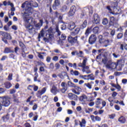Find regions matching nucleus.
Masks as SVG:
<instances>
[{"label": "nucleus", "mask_w": 127, "mask_h": 127, "mask_svg": "<svg viewBox=\"0 0 127 127\" xmlns=\"http://www.w3.org/2000/svg\"><path fill=\"white\" fill-rule=\"evenodd\" d=\"M31 6L37 7L38 3L36 2H34L32 0L30 1H26L22 4L21 7L25 8V11L23 14V20L24 21V26L29 33H35V28L33 27V25L31 24L33 21L32 17H29L33 12V9Z\"/></svg>", "instance_id": "nucleus-1"}, {"label": "nucleus", "mask_w": 127, "mask_h": 127, "mask_svg": "<svg viewBox=\"0 0 127 127\" xmlns=\"http://www.w3.org/2000/svg\"><path fill=\"white\" fill-rule=\"evenodd\" d=\"M0 104L2 107H8L10 105V97L8 96L0 97Z\"/></svg>", "instance_id": "nucleus-2"}, {"label": "nucleus", "mask_w": 127, "mask_h": 127, "mask_svg": "<svg viewBox=\"0 0 127 127\" xmlns=\"http://www.w3.org/2000/svg\"><path fill=\"white\" fill-rule=\"evenodd\" d=\"M87 60V59H84L82 63L78 64V67H81L82 68V72H86V74H90L91 73V70L89 69L90 67L88 66H86Z\"/></svg>", "instance_id": "nucleus-3"}, {"label": "nucleus", "mask_w": 127, "mask_h": 127, "mask_svg": "<svg viewBox=\"0 0 127 127\" xmlns=\"http://www.w3.org/2000/svg\"><path fill=\"white\" fill-rule=\"evenodd\" d=\"M95 104L96 105L95 108L96 109H100V110H102L104 107H106V105H107V103L106 101L103 100L102 98H97Z\"/></svg>", "instance_id": "nucleus-4"}, {"label": "nucleus", "mask_w": 127, "mask_h": 127, "mask_svg": "<svg viewBox=\"0 0 127 127\" xmlns=\"http://www.w3.org/2000/svg\"><path fill=\"white\" fill-rule=\"evenodd\" d=\"M98 43L100 45H102L103 47H107V46L110 44V40H106L103 37V35H99L98 37Z\"/></svg>", "instance_id": "nucleus-5"}, {"label": "nucleus", "mask_w": 127, "mask_h": 127, "mask_svg": "<svg viewBox=\"0 0 127 127\" xmlns=\"http://www.w3.org/2000/svg\"><path fill=\"white\" fill-rule=\"evenodd\" d=\"M122 62L123 60H119L117 61V63H113L112 64H111L106 65V66L108 68H109L110 69L115 70V69H117L118 65H122Z\"/></svg>", "instance_id": "nucleus-6"}, {"label": "nucleus", "mask_w": 127, "mask_h": 127, "mask_svg": "<svg viewBox=\"0 0 127 127\" xmlns=\"http://www.w3.org/2000/svg\"><path fill=\"white\" fill-rule=\"evenodd\" d=\"M68 41L71 45H74V44H79L78 42V37L75 36V37H72L71 36L68 37Z\"/></svg>", "instance_id": "nucleus-7"}, {"label": "nucleus", "mask_w": 127, "mask_h": 127, "mask_svg": "<svg viewBox=\"0 0 127 127\" xmlns=\"http://www.w3.org/2000/svg\"><path fill=\"white\" fill-rule=\"evenodd\" d=\"M97 41V36L96 35L92 34L90 36L88 40V42L91 45H93L95 42Z\"/></svg>", "instance_id": "nucleus-8"}, {"label": "nucleus", "mask_w": 127, "mask_h": 127, "mask_svg": "<svg viewBox=\"0 0 127 127\" xmlns=\"http://www.w3.org/2000/svg\"><path fill=\"white\" fill-rule=\"evenodd\" d=\"M61 5V2L60 0H55L54 3L52 5V8L54 10H56L57 7H59Z\"/></svg>", "instance_id": "nucleus-9"}, {"label": "nucleus", "mask_w": 127, "mask_h": 127, "mask_svg": "<svg viewBox=\"0 0 127 127\" xmlns=\"http://www.w3.org/2000/svg\"><path fill=\"white\" fill-rule=\"evenodd\" d=\"M109 26H114V25H115V24H116V23L117 22V19H116V18H115V17L114 16H110L109 17Z\"/></svg>", "instance_id": "nucleus-10"}, {"label": "nucleus", "mask_w": 127, "mask_h": 127, "mask_svg": "<svg viewBox=\"0 0 127 127\" xmlns=\"http://www.w3.org/2000/svg\"><path fill=\"white\" fill-rule=\"evenodd\" d=\"M46 92V87H44L41 90H39L37 91L36 93V96L38 98H41V96L43 95Z\"/></svg>", "instance_id": "nucleus-11"}, {"label": "nucleus", "mask_w": 127, "mask_h": 127, "mask_svg": "<svg viewBox=\"0 0 127 127\" xmlns=\"http://www.w3.org/2000/svg\"><path fill=\"white\" fill-rule=\"evenodd\" d=\"M32 89H33L34 92H37V91H38L39 87L38 86L35 85V84L29 85L28 86L27 90L29 91H32Z\"/></svg>", "instance_id": "nucleus-12"}, {"label": "nucleus", "mask_w": 127, "mask_h": 127, "mask_svg": "<svg viewBox=\"0 0 127 127\" xmlns=\"http://www.w3.org/2000/svg\"><path fill=\"white\" fill-rule=\"evenodd\" d=\"M93 17L95 24H100V16L97 13H94Z\"/></svg>", "instance_id": "nucleus-13"}, {"label": "nucleus", "mask_w": 127, "mask_h": 127, "mask_svg": "<svg viewBox=\"0 0 127 127\" xmlns=\"http://www.w3.org/2000/svg\"><path fill=\"white\" fill-rule=\"evenodd\" d=\"M0 35H2L3 36V38H6L7 39H9L10 40L11 39V36H10V34H9L8 33H6L5 32H0Z\"/></svg>", "instance_id": "nucleus-14"}, {"label": "nucleus", "mask_w": 127, "mask_h": 127, "mask_svg": "<svg viewBox=\"0 0 127 127\" xmlns=\"http://www.w3.org/2000/svg\"><path fill=\"white\" fill-rule=\"evenodd\" d=\"M14 51L12 49V47H5L3 51L4 54H8V53H13Z\"/></svg>", "instance_id": "nucleus-15"}, {"label": "nucleus", "mask_w": 127, "mask_h": 127, "mask_svg": "<svg viewBox=\"0 0 127 127\" xmlns=\"http://www.w3.org/2000/svg\"><path fill=\"white\" fill-rule=\"evenodd\" d=\"M75 54H76L78 57H81V58L84 57V56H83V51H80L79 52H77V51H75L71 52V55L73 56H75Z\"/></svg>", "instance_id": "nucleus-16"}, {"label": "nucleus", "mask_w": 127, "mask_h": 127, "mask_svg": "<svg viewBox=\"0 0 127 127\" xmlns=\"http://www.w3.org/2000/svg\"><path fill=\"white\" fill-rule=\"evenodd\" d=\"M76 27V24L74 22H70L68 24L67 28L69 30H73Z\"/></svg>", "instance_id": "nucleus-17"}, {"label": "nucleus", "mask_w": 127, "mask_h": 127, "mask_svg": "<svg viewBox=\"0 0 127 127\" xmlns=\"http://www.w3.org/2000/svg\"><path fill=\"white\" fill-rule=\"evenodd\" d=\"M61 86L63 88L61 90L62 93L64 94L66 91H67V84L64 82H63L61 83Z\"/></svg>", "instance_id": "nucleus-18"}, {"label": "nucleus", "mask_w": 127, "mask_h": 127, "mask_svg": "<svg viewBox=\"0 0 127 127\" xmlns=\"http://www.w3.org/2000/svg\"><path fill=\"white\" fill-rule=\"evenodd\" d=\"M68 97L69 100H74V101L78 100V96L72 93H69Z\"/></svg>", "instance_id": "nucleus-19"}, {"label": "nucleus", "mask_w": 127, "mask_h": 127, "mask_svg": "<svg viewBox=\"0 0 127 127\" xmlns=\"http://www.w3.org/2000/svg\"><path fill=\"white\" fill-rule=\"evenodd\" d=\"M47 31L49 35V38H52V37L54 36V35L53 34V28H52V27H50L48 29Z\"/></svg>", "instance_id": "nucleus-20"}, {"label": "nucleus", "mask_w": 127, "mask_h": 127, "mask_svg": "<svg viewBox=\"0 0 127 127\" xmlns=\"http://www.w3.org/2000/svg\"><path fill=\"white\" fill-rule=\"evenodd\" d=\"M92 32L94 34H99L100 33V28L98 26L94 27L92 29Z\"/></svg>", "instance_id": "nucleus-21"}, {"label": "nucleus", "mask_w": 127, "mask_h": 127, "mask_svg": "<svg viewBox=\"0 0 127 127\" xmlns=\"http://www.w3.org/2000/svg\"><path fill=\"white\" fill-rule=\"evenodd\" d=\"M118 122L121 123V124H125L127 122V119L124 116H121L118 119Z\"/></svg>", "instance_id": "nucleus-22"}, {"label": "nucleus", "mask_w": 127, "mask_h": 127, "mask_svg": "<svg viewBox=\"0 0 127 127\" xmlns=\"http://www.w3.org/2000/svg\"><path fill=\"white\" fill-rule=\"evenodd\" d=\"M88 24V22L87 21V20H85L82 24L79 27H80L81 29L83 30L84 28H86L87 27V24Z\"/></svg>", "instance_id": "nucleus-23"}, {"label": "nucleus", "mask_w": 127, "mask_h": 127, "mask_svg": "<svg viewBox=\"0 0 127 127\" xmlns=\"http://www.w3.org/2000/svg\"><path fill=\"white\" fill-rule=\"evenodd\" d=\"M92 28H93V26H92L90 27H88L87 28L85 32V35H86V36H88L89 34H90V33L92 32Z\"/></svg>", "instance_id": "nucleus-24"}, {"label": "nucleus", "mask_w": 127, "mask_h": 127, "mask_svg": "<svg viewBox=\"0 0 127 127\" xmlns=\"http://www.w3.org/2000/svg\"><path fill=\"white\" fill-rule=\"evenodd\" d=\"M4 87L6 89H10L11 88L12 84L9 81H6L4 83Z\"/></svg>", "instance_id": "nucleus-25"}, {"label": "nucleus", "mask_w": 127, "mask_h": 127, "mask_svg": "<svg viewBox=\"0 0 127 127\" xmlns=\"http://www.w3.org/2000/svg\"><path fill=\"white\" fill-rule=\"evenodd\" d=\"M80 30H82L81 28L77 27L75 28V29L72 32V34H74V35H77V34H79V32H80Z\"/></svg>", "instance_id": "nucleus-26"}, {"label": "nucleus", "mask_w": 127, "mask_h": 127, "mask_svg": "<svg viewBox=\"0 0 127 127\" xmlns=\"http://www.w3.org/2000/svg\"><path fill=\"white\" fill-rule=\"evenodd\" d=\"M87 97L86 95L83 94L82 96L79 97V100L80 102H85V100H87Z\"/></svg>", "instance_id": "nucleus-27"}, {"label": "nucleus", "mask_w": 127, "mask_h": 127, "mask_svg": "<svg viewBox=\"0 0 127 127\" xmlns=\"http://www.w3.org/2000/svg\"><path fill=\"white\" fill-rule=\"evenodd\" d=\"M86 120L84 119H82L81 122L79 121V126L80 127H86Z\"/></svg>", "instance_id": "nucleus-28"}, {"label": "nucleus", "mask_w": 127, "mask_h": 127, "mask_svg": "<svg viewBox=\"0 0 127 127\" xmlns=\"http://www.w3.org/2000/svg\"><path fill=\"white\" fill-rule=\"evenodd\" d=\"M39 21H40L39 23H38L35 25V27L38 28L41 27V26L43 25V20L40 19Z\"/></svg>", "instance_id": "nucleus-29"}, {"label": "nucleus", "mask_w": 127, "mask_h": 127, "mask_svg": "<svg viewBox=\"0 0 127 127\" xmlns=\"http://www.w3.org/2000/svg\"><path fill=\"white\" fill-rule=\"evenodd\" d=\"M2 120L3 122H7L9 120V115L7 114L5 116L2 117Z\"/></svg>", "instance_id": "nucleus-30"}, {"label": "nucleus", "mask_w": 127, "mask_h": 127, "mask_svg": "<svg viewBox=\"0 0 127 127\" xmlns=\"http://www.w3.org/2000/svg\"><path fill=\"white\" fill-rule=\"evenodd\" d=\"M71 75H74V76H78L79 75V71L78 70H75L71 69L70 70Z\"/></svg>", "instance_id": "nucleus-31"}, {"label": "nucleus", "mask_w": 127, "mask_h": 127, "mask_svg": "<svg viewBox=\"0 0 127 127\" xmlns=\"http://www.w3.org/2000/svg\"><path fill=\"white\" fill-rule=\"evenodd\" d=\"M60 10L62 12H65V11H67V6L66 5H63Z\"/></svg>", "instance_id": "nucleus-32"}, {"label": "nucleus", "mask_w": 127, "mask_h": 127, "mask_svg": "<svg viewBox=\"0 0 127 127\" xmlns=\"http://www.w3.org/2000/svg\"><path fill=\"white\" fill-rule=\"evenodd\" d=\"M56 32L58 33V36H60L61 35V32L59 30V26L57 25L55 28Z\"/></svg>", "instance_id": "nucleus-33"}, {"label": "nucleus", "mask_w": 127, "mask_h": 127, "mask_svg": "<svg viewBox=\"0 0 127 127\" xmlns=\"http://www.w3.org/2000/svg\"><path fill=\"white\" fill-rule=\"evenodd\" d=\"M102 23L103 25H107L108 23H109V20H108V18H104L103 19Z\"/></svg>", "instance_id": "nucleus-34"}, {"label": "nucleus", "mask_w": 127, "mask_h": 127, "mask_svg": "<svg viewBox=\"0 0 127 127\" xmlns=\"http://www.w3.org/2000/svg\"><path fill=\"white\" fill-rule=\"evenodd\" d=\"M44 36V30L42 29L40 31V34H39L38 38H41V37H43Z\"/></svg>", "instance_id": "nucleus-35"}, {"label": "nucleus", "mask_w": 127, "mask_h": 127, "mask_svg": "<svg viewBox=\"0 0 127 127\" xmlns=\"http://www.w3.org/2000/svg\"><path fill=\"white\" fill-rule=\"evenodd\" d=\"M19 45L22 49H24L25 48V45H24V44L21 41L19 42Z\"/></svg>", "instance_id": "nucleus-36"}, {"label": "nucleus", "mask_w": 127, "mask_h": 127, "mask_svg": "<svg viewBox=\"0 0 127 127\" xmlns=\"http://www.w3.org/2000/svg\"><path fill=\"white\" fill-rule=\"evenodd\" d=\"M34 76H35L34 77V81L37 82L38 81V82H39V80H37V78H38V76H39L38 73H35Z\"/></svg>", "instance_id": "nucleus-37"}, {"label": "nucleus", "mask_w": 127, "mask_h": 127, "mask_svg": "<svg viewBox=\"0 0 127 127\" xmlns=\"http://www.w3.org/2000/svg\"><path fill=\"white\" fill-rule=\"evenodd\" d=\"M87 77H89L90 80H91V81H93L94 80H95V76L93 75V74L87 75Z\"/></svg>", "instance_id": "nucleus-38"}, {"label": "nucleus", "mask_w": 127, "mask_h": 127, "mask_svg": "<svg viewBox=\"0 0 127 127\" xmlns=\"http://www.w3.org/2000/svg\"><path fill=\"white\" fill-rule=\"evenodd\" d=\"M63 15H59L58 17V20L61 23H63Z\"/></svg>", "instance_id": "nucleus-39"}, {"label": "nucleus", "mask_w": 127, "mask_h": 127, "mask_svg": "<svg viewBox=\"0 0 127 127\" xmlns=\"http://www.w3.org/2000/svg\"><path fill=\"white\" fill-rule=\"evenodd\" d=\"M55 67L56 70L60 69V64L58 63H56L55 64Z\"/></svg>", "instance_id": "nucleus-40"}, {"label": "nucleus", "mask_w": 127, "mask_h": 127, "mask_svg": "<svg viewBox=\"0 0 127 127\" xmlns=\"http://www.w3.org/2000/svg\"><path fill=\"white\" fill-rule=\"evenodd\" d=\"M49 68V69H51V70H54V68H55L54 64L53 63H51L50 64Z\"/></svg>", "instance_id": "nucleus-41"}, {"label": "nucleus", "mask_w": 127, "mask_h": 127, "mask_svg": "<svg viewBox=\"0 0 127 127\" xmlns=\"http://www.w3.org/2000/svg\"><path fill=\"white\" fill-rule=\"evenodd\" d=\"M75 14V12L74 11H72V10H69L68 12V15L69 16H73Z\"/></svg>", "instance_id": "nucleus-42"}, {"label": "nucleus", "mask_w": 127, "mask_h": 127, "mask_svg": "<svg viewBox=\"0 0 127 127\" xmlns=\"http://www.w3.org/2000/svg\"><path fill=\"white\" fill-rule=\"evenodd\" d=\"M108 62V58L106 57H105L104 59H102V63L103 64H107Z\"/></svg>", "instance_id": "nucleus-43"}, {"label": "nucleus", "mask_w": 127, "mask_h": 127, "mask_svg": "<svg viewBox=\"0 0 127 127\" xmlns=\"http://www.w3.org/2000/svg\"><path fill=\"white\" fill-rule=\"evenodd\" d=\"M123 34L122 33H119L117 35V39H121L123 38Z\"/></svg>", "instance_id": "nucleus-44"}, {"label": "nucleus", "mask_w": 127, "mask_h": 127, "mask_svg": "<svg viewBox=\"0 0 127 127\" xmlns=\"http://www.w3.org/2000/svg\"><path fill=\"white\" fill-rule=\"evenodd\" d=\"M51 93H52V94H54V95H56V89L54 88H52L51 90Z\"/></svg>", "instance_id": "nucleus-45"}, {"label": "nucleus", "mask_w": 127, "mask_h": 127, "mask_svg": "<svg viewBox=\"0 0 127 127\" xmlns=\"http://www.w3.org/2000/svg\"><path fill=\"white\" fill-rule=\"evenodd\" d=\"M85 86H86L88 89H92V85L90 83H85Z\"/></svg>", "instance_id": "nucleus-46"}, {"label": "nucleus", "mask_w": 127, "mask_h": 127, "mask_svg": "<svg viewBox=\"0 0 127 127\" xmlns=\"http://www.w3.org/2000/svg\"><path fill=\"white\" fill-rule=\"evenodd\" d=\"M12 80V73H9L8 76V81H11Z\"/></svg>", "instance_id": "nucleus-47"}, {"label": "nucleus", "mask_w": 127, "mask_h": 127, "mask_svg": "<svg viewBox=\"0 0 127 127\" xmlns=\"http://www.w3.org/2000/svg\"><path fill=\"white\" fill-rule=\"evenodd\" d=\"M60 39L61 40H65V39H66V35H65V34H62Z\"/></svg>", "instance_id": "nucleus-48"}, {"label": "nucleus", "mask_w": 127, "mask_h": 127, "mask_svg": "<svg viewBox=\"0 0 127 127\" xmlns=\"http://www.w3.org/2000/svg\"><path fill=\"white\" fill-rule=\"evenodd\" d=\"M76 6L75 5H72L70 7V10H72V11H74V12H76Z\"/></svg>", "instance_id": "nucleus-49"}, {"label": "nucleus", "mask_w": 127, "mask_h": 127, "mask_svg": "<svg viewBox=\"0 0 127 127\" xmlns=\"http://www.w3.org/2000/svg\"><path fill=\"white\" fill-rule=\"evenodd\" d=\"M67 85L68 86H70V87H75V84H74V83H73L71 81H68L67 82Z\"/></svg>", "instance_id": "nucleus-50"}, {"label": "nucleus", "mask_w": 127, "mask_h": 127, "mask_svg": "<svg viewBox=\"0 0 127 127\" xmlns=\"http://www.w3.org/2000/svg\"><path fill=\"white\" fill-rule=\"evenodd\" d=\"M58 59H59V57L58 56H54L53 58V61H55V62H57V61H58Z\"/></svg>", "instance_id": "nucleus-51"}, {"label": "nucleus", "mask_w": 127, "mask_h": 127, "mask_svg": "<svg viewBox=\"0 0 127 127\" xmlns=\"http://www.w3.org/2000/svg\"><path fill=\"white\" fill-rule=\"evenodd\" d=\"M115 117H116V114H111L109 115V118L112 120L115 119Z\"/></svg>", "instance_id": "nucleus-52"}, {"label": "nucleus", "mask_w": 127, "mask_h": 127, "mask_svg": "<svg viewBox=\"0 0 127 127\" xmlns=\"http://www.w3.org/2000/svg\"><path fill=\"white\" fill-rule=\"evenodd\" d=\"M114 108L117 111H120V110H121V107H120V106L118 105H115Z\"/></svg>", "instance_id": "nucleus-53"}, {"label": "nucleus", "mask_w": 127, "mask_h": 127, "mask_svg": "<svg viewBox=\"0 0 127 127\" xmlns=\"http://www.w3.org/2000/svg\"><path fill=\"white\" fill-rule=\"evenodd\" d=\"M101 120L102 119H101V117L99 116H95V121H96L97 122H101Z\"/></svg>", "instance_id": "nucleus-54"}, {"label": "nucleus", "mask_w": 127, "mask_h": 127, "mask_svg": "<svg viewBox=\"0 0 127 127\" xmlns=\"http://www.w3.org/2000/svg\"><path fill=\"white\" fill-rule=\"evenodd\" d=\"M9 58H12V59H15V55H14L13 54H10L9 55Z\"/></svg>", "instance_id": "nucleus-55"}, {"label": "nucleus", "mask_w": 127, "mask_h": 127, "mask_svg": "<svg viewBox=\"0 0 127 127\" xmlns=\"http://www.w3.org/2000/svg\"><path fill=\"white\" fill-rule=\"evenodd\" d=\"M115 88H116L118 91H121V89H122V87L121 85H120V84H117Z\"/></svg>", "instance_id": "nucleus-56"}, {"label": "nucleus", "mask_w": 127, "mask_h": 127, "mask_svg": "<svg viewBox=\"0 0 127 127\" xmlns=\"http://www.w3.org/2000/svg\"><path fill=\"white\" fill-rule=\"evenodd\" d=\"M9 27L7 25H5L4 26V30L5 31H7V30H8L9 29Z\"/></svg>", "instance_id": "nucleus-57"}, {"label": "nucleus", "mask_w": 127, "mask_h": 127, "mask_svg": "<svg viewBox=\"0 0 127 127\" xmlns=\"http://www.w3.org/2000/svg\"><path fill=\"white\" fill-rule=\"evenodd\" d=\"M5 92V90L3 88H0V94H3Z\"/></svg>", "instance_id": "nucleus-58"}, {"label": "nucleus", "mask_w": 127, "mask_h": 127, "mask_svg": "<svg viewBox=\"0 0 127 127\" xmlns=\"http://www.w3.org/2000/svg\"><path fill=\"white\" fill-rule=\"evenodd\" d=\"M6 38H2V41H3L5 43V44H7V40H6Z\"/></svg>", "instance_id": "nucleus-59"}, {"label": "nucleus", "mask_w": 127, "mask_h": 127, "mask_svg": "<svg viewBox=\"0 0 127 127\" xmlns=\"http://www.w3.org/2000/svg\"><path fill=\"white\" fill-rule=\"evenodd\" d=\"M38 57L40 59H44V58L43 57V55H41L40 53H39V54L38 55Z\"/></svg>", "instance_id": "nucleus-60"}, {"label": "nucleus", "mask_w": 127, "mask_h": 127, "mask_svg": "<svg viewBox=\"0 0 127 127\" xmlns=\"http://www.w3.org/2000/svg\"><path fill=\"white\" fill-rule=\"evenodd\" d=\"M76 111L77 112H81L82 111V107L81 106H78L76 107Z\"/></svg>", "instance_id": "nucleus-61"}, {"label": "nucleus", "mask_w": 127, "mask_h": 127, "mask_svg": "<svg viewBox=\"0 0 127 127\" xmlns=\"http://www.w3.org/2000/svg\"><path fill=\"white\" fill-rule=\"evenodd\" d=\"M46 61L48 62V63H50V62L51 61V57H47L46 58Z\"/></svg>", "instance_id": "nucleus-62"}, {"label": "nucleus", "mask_w": 127, "mask_h": 127, "mask_svg": "<svg viewBox=\"0 0 127 127\" xmlns=\"http://www.w3.org/2000/svg\"><path fill=\"white\" fill-rule=\"evenodd\" d=\"M24 126L25 127H31V125H30V124L28 123H26L24 124Z\"/></svg>", "instance_id": "nucleus-63"}, {"label": "nucleus", "mask_w": 127, "mask_h": 127, "mask_svg": "<svg viewBox=\"0 0 127 127\" xmlns=\"http://www.w3.org/2000/svg\"><path fill=\"white\" fill-rule=\"evenodd\" d=\"M108 124H104L102 126H98V127H108Z\"/></svg>", "instance_id": "nucleus-64"}]
</instances>
